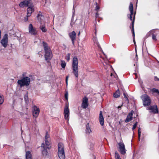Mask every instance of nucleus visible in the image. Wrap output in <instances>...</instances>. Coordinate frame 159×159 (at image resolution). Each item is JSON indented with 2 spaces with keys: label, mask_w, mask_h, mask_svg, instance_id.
Masks as SVG:
<instances>
[{
  "label": "nucleus",
  "mask_w": 159,
  "mask_h": 159,
  "mask_svg": "<svg viewBox=\"0 0 159 159\" xmlns=\"http://www.w3.org/2000/svg\"><path fill=\"white\" fill-rule=\"evenodd\" d=\"M51 140L49 135L48 134V132H46L45 137V144L43 143L42 144V148H43V150H42V153L44 156H47L48 152L47 151V149H50L51 148Z\"/></svg>",
  "instance_id": "1"
},
{
  "label": "nucleus",
  "mask_w": 159,
  "mask_h": 159,
  "mask_svg": "<svg viewBox=\"0 0 159 159\" xmlns=\"http://www.w3.org/2000/svg\"><path fill=\"white\" fill-rule=\"evenodd\" d=\"M43 45L45 52L44 55L45 59L46 61L50 60L52 56L51 50L48 46L47 43L44 41L43 42Z\"/></svg>",
  "instance_id": "2"
},
{
  "label": "nucleus",
  "mask_w": 159,
  "mask_h": 159,
  "mask_svg": "<svg viewBox=\"0 0 159 159\" xmlns=\"http://www.w3.org/2000/svg\"><path fill=\"white\" fill-rule=\"evenodd\" d=\"M78 62L77 57H74L73 59L72 64L73 73L76 78H77L78 76Z\"/></svg>",
  "instance_id": "3"
},
{
  "label": "nucleus",
  "mask_w": 159,
  "mask_h": 159,
  "mask_svg": "<svg viewBox=\"0 0 159 159\" xmlns=\"http://www.w3.org/2000/svg\"><path fill=\"white\" fill-rule=\"evenodd\" d=\"M58 155L60 159H65V155L64 152V146L63 144L60 143L58 144Z\"/></svg>",
  "instance_id": "4"
},
{
  "label": "nucleus",
  "mask_w": 159,
  "mask_h": 159,
  "mask_svg": "<svg viewBox=\"0 0 159 159\" xmlns=\"http://www.w3.org/2000/svg\"><path fill=\"white\" fill-rule=\"evenodd\" d=\"M30 82V79L27 77H25L20 80H18L17 83L20 87H22L24 86H28Z\"/></svg>",
  "instance_id": "5"
},
{
  "label": "nucleus",
  "mask_w": 159,
  "mask_h": 159,
  "mask_svg": "<svg viewBox=\"0 0 159 159\" xmlns=\"http://www.w3.org/2000/svg\"><path fill=\"white\" fill-rule=\"evenodd\" d=\"M141 98L143 101V104L144 106H148L151 104V100L148 95L146 94H143L141 96Z\"/></svg>",
  "instance_id": "6"
},
{
  "label": "nucleus",
  "mask_w": 159,
  "mask_h": 159,
  "mask_svg": "<svg viewBox=\"0 0 159 159\" xmlns=\"http://www.w3.org/2000/svg\"><path fill=\"white\" fill-rule=\"evenodd\" d=\"M33 3L31 0H25L21 2L19 5L21 7H28L29 6H31Z\"/></svg>",
  "instance_id": "7"
},
{
  "label": "nucleus",
  "mask_w": 159,
  "mask_h": 159,
  "mask_svg": "<svg viewBox=\"0 0 159 159\" xmlns=\"http://www.w3.org/2000/svg\"><path fill=\"white\" fill-rule=\"evenodd\" d=\"M8 35L7 34H5L3 36L2 39L1 41V43L2 46L6 48L7 47L8 43Z\"/></svg>",
  "instance_id": "8"
},
{
  "label": "nucleus",
  "mask_w": 159,
  "mask_h": 159,
  "mask_svg": "<svg viewBox=\"0 0 159 159\" xmlns=\"http://www.w3.org/2000/svg\"><path fill=\"white\" fill-rule=\"evenodd\" d=\"M146 109L149 110L150 112H152L154 113H157L158 112L157 107L156 105L150 106L147 107Z\"/></svg>",
  "instance_id": "9"
},
{
  "label": "nucleus",
  "mask_w": 159,
  "mask_h": 159,
  "mask_svg": "<svg viewBox=\"0 0 159 159\" xmlns=\"http://www.w3.org/2000/svg\"><path fill=\"white\" fill-rule=\"evenodd\" d=\"M119 145V151L122 154L126 153L125 145L123 142H120L118 143Z\"/></svg>",
  "instance_id": "10"
},
{
  "label": "nucleus",
  "mask_w": 159,
  "mask_h": 159,
  "mask_svg": "<svg viewBox=\"0 0 159 159\" xmlns=\"http://www.w3.org/2000/svg\"><path fill=\"white\" fill-rule=\"evenodd\" d=\"M29 32L31 35H35L37 34V31L35 28H34L32 24H30L29 26Z\"/></svg>",
  "instance_id": "11"
},
{
  "label": "nucleus",
  "mask_w": 159,
  "mask_h": 159,
  "mask_svg": "<svg viewBox=\"0 0 159 159\" xmlns=\"http://www.w3.org/2000/svg\"><path fill=\"white\" fill-rule=\"evenodd\" d=\"M33 115L34 116L37 117L39 115L40 110L39 108L34 105L33 107Z\"/></svg>",
  "instance_id": "12"
},
{
  "label": "nucleus",
  "mask_w": 159,
  "mask_h": 159,
  "mask_svg": "<svg viewBox=\"0 0 159 159\" xmlns=\"http://www.w3.org/2000/svg\"><path fill=\"white\" fill-rule=\"evenodd\" d=\"M88 106V98L85 97H84L82 100V102L81 104V107L84 108H86Z\"/></svg>",
  "instance_id": "13"
},
{
  "label": "nucleus",
  "mask_w": 159,
  "mask_h": 159,
  "mask_svg": "<svg viewBox=\"0 0 159 159\" xmlns=\"http://www.w3.org/2000/svg\"><path fill=\"white\" fill-rule=\"evenodd\" d=\"M129 10L130 12V14H128L127 16L129 18L130 20H132V16L133 14V4L131 2L130 3L129 6Z\"/></svg>",
  "instance_id": "14"
},
{
  "label": "nucleus",
  "mask_w": 159,
  "mask_h": 159,
  "mask_svg": "<svg viewBox=\"0 0 159 159\" xmlns=\"http://www.w3.org/2000/svg\"><path fill=\"white\" fill-rule=\"evenodd\" d=\"M64 113L65 118L66 120H68L69 118V116L70 112L69 109L67 106H66L65 107L64 110Z\"/></svg>",
  "instance_id": "15"
},
{
  "label": "nucleus",
  "mask_w": 159,
  "mask_h": 159,
  "mask_svg": "<svg viewBox=\"0 0 159 159\" xmlns=\"http://www.w3.org/2000/svg\"><path fill=\"white\" fill-rule=\"evenodd\" d=\"M69 35L71 39L73 45H74L75 41L76 39V33L75 31H73L69 34Z\"/></svg>",
  "instance_id": "16"
},
{
  "label": "nucleus",
  "mask_w": 159,
  "mask_h": 159,
  "mask_svg": "<svg viewBox=\"0 0 159 159\" xmlns=\"http://www.w3.org/2000/svg\"><path fill=\"white\" fill-rule=\"evenodd\" d=\"M34 11V8L33 3L31 6H29L27 9V16H30L31 15L32 13Z\"/></svg>",
  "instance_id": "17"
},
{
  "label": "nucleus",
  "mask_w": 159,
  "mask_h": 159,
  "mask_svg": "<svg viewBox=\"0 0 159 159\" xmlns=\"http://www.w3.org/2000/svg\"><path fill=\"white\" fill-rule=\"evenodd\" d=\"M134 112V111H131L129 113L125 120V122H128L132 120L133 118L132 116Z\"/></svg>",
  "instance_id": "18"
},
{
  "label": "nucleus",
  "mask_w": 159,
  "mask_h": 159,
  "mask_svg": "<svg viewBox=\"0 0 159 159\" xmlns=\"http://www.w3.org/2000/svg\"><path fill=\"white\" fill-rule=\"evenodd\" d=\"M99 120L100 125L102 126L103 125L104 123V118L102 115V111H101L100 112Z\"/></svg>",
  "instance_id": "19"
},
{
  "label": "nucleus",
  "mask_w": 159,
  "mask_h": 159,
  "mask_svg": "<svg viewBox=\"0 0 159 159\" xmlns=\"http://www.w3.org/2000/svg\"><path fill=\"white\" fill-rule=\"evenodd\" d=\"M85 132L86 134H89L92 132V131L90 127L89 124V123H88L86 125Z\"/></svg>",
  "instance_id": "20"
},
{
  "label": "nucleus",
  "mask_w": 159,
  "mask_h": 159,
  "mask_svg": "<svg viewBox=\"0 0 159 159\" xmlns=\"http://www.w3.org/2000/svg\"><path fill=\"white\" fill-rule=\"evenodd\" d=\"M26 159H32V156L30 152L29 151H26L25 154Z\"/></svg>",
  "instance_id": "21"
},
{
  "label": "nucleus",
  "mask_w": 159,
  "mask_h": 159,
  "mask_svg": "<svg viewBox=\"0 0 159 159\" xmlns=\"http://www.w3.org/2000/svg\"><path fill=\"white\" fill-rule=\"evenodd\" d=\"M39 28L43 32H45L47 31V30L45 27V25L44 24H42L39 27Z\"/></svg>",
  "instance_id": "22"
},
{
  "label": "nucleus",
  "mask_w": 159,
  "mask_h": 159,
  "mask_svg": "<svg viewBox=\"0 0 159 159\" xmlns=\"http://www.w3.org/2000/svg\"><path fill=\"white\" fill-rule=\"evenodd\" d=\"M134 18L133 20V21L132 22V31L133 33V37H134L135 36V34H134Z\"/></svg>",
  "instance_id": "23"
},
{
  "label": "nucleus",
  "mask_w": 159,
  "mask_h": 159,
  "mask_svg": "<svg viewBox=\"0 0 159 159\" xmlns=\"http://www.w3.org/2000/svg\"><path fill=\"white\" fill-rule=\"evenodd\" d=\"M61 67L63 68H65L66 67V63L63 60H61Z\"/></svg>",
  "instance_id": "24"
},
{
  "label": "nucleus",
  "mask_w": 159,
  "mask_h": 159,
  "mask_svg": "<svg viewBox=\"0 0 159 159\" xmlns=\"http://www.w3.org/2000/svg\"><path fill=\"white\" fill-rule=\"evenodd\" d=\"M93 40L94 43H96L99 48H100V46L98 44L97 38L94 37L93 39Z\"/></svg>",
  "instance_id": "25"
},
{
  "label": "nucleus",
  "mask_w": 159,
  "mask_h": 159,
  "mask_svg": "<svg viewBox=\"0 0 159 159\" xmlns=\"http://www.w3.org/2000/svg\"><path fill=\"white\" fill-rule=\"evenodd\" d=\"M113 96L114 98H117L120 96L119 93V91H117L113 95Z\"/></svg>",
  "instance_id": "26"
},
{
  "label": "nucleus",
  "mask_w": 159,
  "mask_h": 159,
  "mask_svg": "<svg viewBox=\"0 0 159 159\" xmlns=\"http://www.w3.org/2000/svg\"><path fill=\"white\" fill-rule=\"evenodd\" d=\"M37 18L39 20L41 21V20L43 18V16L42 15L39 14L38 15Z\"/></svg>",
  "instance_id": "27"
},
{
  "label": "nucleus",
  "mask_w": 159,
  "mask_h": 159,
  "mask_svg": "<svg viewBox=\"0 0 159 159\" xmlns=\"http://www.w3.org/2000/svg\"><path fill=\"white\" fill-rule=\"evenodd\" d=\"M4 99L3 96L0 95V105L2 104L4 102Z\"/></svg>",
  "instance_id": "28"
},
{
  "label": "nucleus",
  "mask_w": 159,
  "mask_h": 159,
  "mask_svg": "<svg viewBox=\"0 0 159 159\" xmlns=\"http://www.w3.org/2000/svg\"><path fill=\"white\" fill-rule=\"evenodd\" d=\"M115 157L116 159H121L120 157V156L118 153L116 152L115 153Z\"/></svg>",
  "instance_id": "29"
},
{
  "label": "nucleus",
  "mask_w": 159,
  "mask_h": 159,
  "mask_svg": "<svg viewBox=\"0 0 159 159\" xmlns=\"http://www.w3.org/2000/svg\"><path fill=\"white\" fill-rule=\"evenodd\" d=\"M70 53H68L67 54V56L66 57V59L67 61H68L70 59Z\"/></svg>",
  "instance_id": "30"
},
{
  "label": "nucleus",
  "mask_w": 159,
  "mask_h": 159,
  "mask_svg": "<svg viewBox=\"0 0 159 159\" xmlns=\"http://www.w3.org/2000/svg\"><path fill=\"white\" fill-rule=\"evenodd\" d=\"M65 97L66 99V100H68V92L67 91H65Z\"/></svg>",
  "instance_id": "31"
},
{
  "label": "nucleus",
  "mask_w": 159,
  "mask_h": 159,
  "mask_svg": "<svg viewBox=\"0 0 159 159\" xmlns=\"http://www.w3.org/2000/svg\"><path fill=\"white\" fill-rule=\"evenodd\" d=\"M151 91L153 93H157L158 92V90L155 88H153L151 89Z\"/></svg>",
  "instance_id": "32"
},
{
  "label": "nucleus",
  "mask_w": 159,
  "mask_h": 159,
  "mask_svg": "<svg viewBox=\"0 0 159 159\" xmlns=\"http://www.w3.org/2000/svg\"><path fill=\"white\" fill-rule=\"evenodd\" d=\"M140 128H139L138 129V137H139V139L140 140V137L141 136V131H140Z\"/></svg>",
  "instance_id": "33"
},
{
  "label": "nucleus",
  "mask_w": 159,
  "mask_h": 159,
  "mask_svg": "<svg viewBox=\"0 0 159 159\" xmlns=\"http://www.w3.org/2000/svg\"><path fill=\"white\" fill-rule=\"evenodd\" d=\"M100 9V7L98 5L97 3L96 2V8H95V10L98 11Z\"/></svg>",
  "instance_id": "34"
},
{
  "label": "nucleus",
  "mask_w": 159,
  "mask_h": 159,
  "mask_svg": "<svg viewBox=\"0 0 159 159\" xmlns=\"http://www.w3.org/2000/svg\"><path fill=\"white\" fill-rule=\"evenodd\" d=\"M137 124H138V122H136L134 125H133V127H132V129L133 130L134 129H135L136 127V126L137 125Z\"/></svg>",
  "instance_id": "35"
},
{
  "label": "nucleus",
  "mask_w": 159,
  "mask_h": 159,
  "mask_svg": "<svg viewBox=\"0 0 159 159\" xmlns=\"http://www.w3.org/2000/svg\"><path fill=\"white\" fill-rule=\"evenodd\" d=\"M152 39L154 40H156V36L154 34H152Z\"/></svg>",
  "instance_id": "36"
},
{
  "label": "nucleus",
  "mask_w": 159,
  "mask_h": 159,
  "mask_svg": "<svg viewBox=\"0 0 159 159\" xmlns=\"http://www.w3.org/2000/svg\"><path fill=\"white\" fill-rule=\"evenodd\" d=\"M154 80L155 81H159V78L156 76H155Z\"/></svg>",
  "instance_id": "37"
},
{
  "label": "nucleus",
  "mask_w": 159,
  "mask_h": 159,
  "mask_svg": "<svg viewBox=\"0 0 159 159\" xmlns=\"http://www.w3.org/2000/svg\"><path fill=\"white\" fill-rule=\"evenodd\" d=\"M68 76H66V87L67 86V85H68Z\"/></svg>",
  "instance_id": "38"
},
{
  "label": "nucleus",
  "mask_w": 159,
  "mask_h": 159,
  "mask_svg": "<svg viewBox=\"0 0 159 159\" xmlns=\"http://www.w3.org/2000/svg\"><path fill=\"white\" fill-rule=\"evenodd\" d=\"M29 16H27H27L26 17H24V20L25 21H26L28 20V17H29Z\"/></svg>",
  "instance_id": "39"
},
{
  "label": "nucleus",
  "mask_w": 159,
  "mask_h": 159,
  "mask_svg": "<svg viewBox=\"0 0 159 159\" xmlns=\"http://www.w3.org/2000/svg\"><path fill=\"white\" fill-rule=\"evenodd\" d=\"M124 97L126 98V100H127V101H128V99L126 97V94L125 93H124Z\"/></svg>",
  "instance_id": "40"
},
{
  "label": "nucleus",
  "mask_w": 159,
  "mask_h": 159,
  "mask_svg": "<svg viewBox=\"0 0 159 159\" xmlns=\"http://www.w3.org/2000/svg\"><path fill=\"white\" fill-rule=\"evenodd\" d=\"M99 14L98 13V12L96 14V17H97L98 16Z\"/></svg>",
  "instance_id": "41"
},
{
  "label": "nucleus",
  "mask_w": 159,
  "mask_h": 159,
  "mask_svg": "<svg viewBox=\"0 0 159 159\" xmlns=\"http://www.w3.org/2000/svg\"><path fill=\"white\" fill-rule=\"evenodd\" d=\"M136 76L135 77V79H136L137 78V74L136 73H134V74Z\"/></svg>",
  "instance_id": "42"
},
{
  "label": "nucleus",
  "mask_w": 159,
  "mask_h": 159,
  "mask_svg": "<svg viewBox=\"0 0 159 159\" xmlns=\"http://www.w3.org/2000/svg\"><path fill=\"white\" fill-rule=\"evenodd\" d=\"M1 31L0 30V39L1 38Z\"/></svg>",
  "instance_id": "43"
},
{
  "label": "nucleus",
  "mask_w": 159,
  "mask_h": 159,
  "mask_svg": "<svg viewBox=\"0 0 159 159\" xmlns=\"http://www.w3.org/2000/svg\"><path fill=\"white\" fill-rule=\"evenodd\" d=\"M120 107H121V106H118V108H120Z\"/></svg>",
  "instance_id": "44"
},
{
  "label": "nucleus",
  "mask_w": 159,
  "mask_h": 159,
  "mask_svg": "<svg viewBox=\"0 0 159 159\" xmlns=\"http://www.w3.org/2000/svg\"><path fill=\"white\" fill-rule=\"evenodd\" d=\"M95 34H96V30H95Z\"/></svg>",
  "instance_id": "45"
},
{
  "label": "nucleus",
  "mask_w": 159,
  "mask_h": 159,
  "mask_svg": "<svg viewBox=\"0 0 159 159\" xmlns=\"http://www.w3.org/2000/svg\"><path fill=\"white\" fill-rule=\"evenodd\" d=\"M134 43H135V40H134Z\"/></svg>",
  "instance_id": "46"
},
{
  "label": "nucleus",
  "mask_w": 159,
  "mask_h": 159,
  "mask_svg": "<svg viewBox=\"0 0 159 159\" xmlns=\"http://www.w3.org/2000/svg\"><path fill=\"white\" fill-rule=\"evenodd\" d=\"M112 73H111V76H112Z\"/></svg>",
  "instance_id": "47"
},
{
  "label": "nucleus",
  "mask_w": 159,
  "mask_h": 159,
  "mask_svg": "<svg viewBox=\"0 0 159 159\" xmlns=\"http://www.w3.org/2000/svg\"><path fill=\"white\" fill-rule=\"evenodd\" d=\"M151 32H152V31H151V32H149V33H151Z\"/></svg>",
  "instance_id": "48"
},
{
  "label": "nucleus",
  "mask_w": 159,
  "mask_h": 159,
  "mask_svg": "<svg viewBox=\"0 0 159 159\" xmlns=\"http://www.w3.org/2000/svg\"><path fill=\"white\" fill-rule=\"evenodd\" d=\"M151 32H152V31H151V32H149V33H151Z\"/></svg>",
  "instance_id": "49"
},
{
  "label": "nucleus",
  "mask_w": 159,
  "mask_h": 159,
  "mask_svg": "<svg viewBox=\"0 0 159 159\" xmlns=\"http://www.w3.org/2000/svg\"><path fill=\"white\" fill-rule=\"evenodd\" d=\"M80 34V32H79V34H78V35H79Z\"/></svg>",
  "instance_id": "50"
},
{
  "label": "nucleus",
  "mask_w": 159,
  "mask_h": 159,
  "mask_svg": "<svg viewBox=\"0 0 159 159\" xmlns=\"http://www.w3.org/2000/svg\"><path fill=\"white\" fill-rule=\"evenodd\" d=\"M157 93L159 94V90H158V92Z\"/></svg>",
  "instance_id": "51"
},
{
  "label": "nucleus",
  "mask_w": 159,
  "mask_h": 159,
  "mask_svg": "<svg viewBox=\"0 0 159 159\" xmlns=\"http://www.w3.org/2000/svg\"><path fill=\"white\" fill-rule=\"evenodd\" d=\"M136 56H137V54L136 55Z\"/></svg>",
  "instance_id": "52"
},
{
  "label": "nucleus",
  "mask_w": 159,
  "mask_h": 159,
  "mask_svg": "<svg viewBox=\"0 0 159 159\" xmlns=\"http://www.w3.org/2000/svg\"><path fill=\"white\" fill-rule=\"evenodd\" d=\"M40 52H39V53H40Z\"/></svg>",
  "instance_id": "53"
},
{
  "label": "nucleus",
  "mask_w": 159,
  "mask_h": 159,
  "mask_svg": "<svg viewBox=\"0 0 159 159\" xmlns=\"http://www.w3.org/2000/svg\"><path fill=\"white\" fill-rule=\"evenodd\" d=\"M103 54H104V53L103 52Z\"/></svg>",
  "instance_id": "54"
},
{
  "label": "nucleus",
  "mask_w": 159,
  "mask_h": 159,
  "mask_svg": "<svg viewBox=\"0 0 159 159\" xmlns=\"http://www.w3.org/2000/svg\"><path fill=\"white\" fill-rule=\"evenodd\" d=\"M92 146H93V144H92Z\"/></svg>",
  "instance_id": "55"
}]
</instances>
